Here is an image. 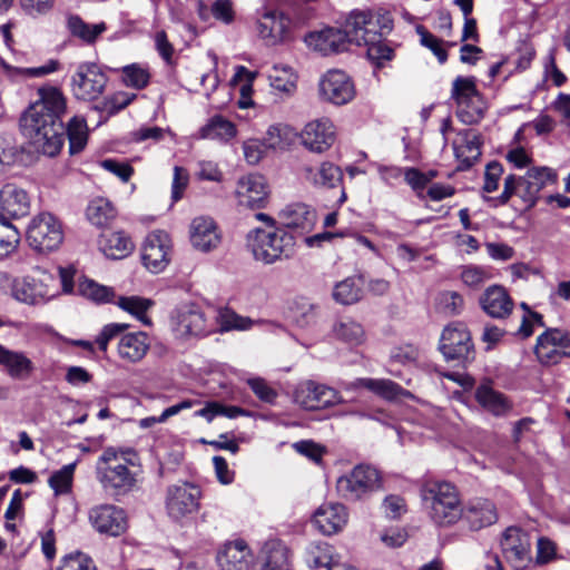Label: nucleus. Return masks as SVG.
<instances>
[{"label":"nucleus","instance_id":"obj_60","mask_svg":"<svg viewBox=\"0 0 570 570\" xmlns=\"http://www.w3.org/2000/svg\"><path fill=\"white\" fill-rule=\"evenodd\" d=\"M463 297L456 292H444L439 296V306L448 315H456L463 308Z\"/></svg>","mask_w":570,"mask_h":570},{"label":"nucleus","instance_id":"obj_43","mask_svg":"<svg viewBox=\"0 0 570 570\" xmlns=\"http://www.w3.org/2000/svg\"><path fill=\"white\" fill-rule=\"evenodd\" d=\"M269 85L273 89L292 95L296 90V75L293 69L284 65H275L269 75Z\"/></svg>","mask_w":570,"mask_h":570},{"label":"nucleus","instance_id":"obj_12","mask_svg":"<svg viewBox=\"0 0 570 570\" xmlns=\"http://www.w3.org/2000/svg\"><path fill=\"white\" fill-rule=\"evenodd\" d=\"M108 78L95 63H81L71 78V91L76 99L92 101L105 90Z\"/></svg>","mask_w":570,"mask_h":570},{"label":"nucleus","instance_id":"obj_21","mask_svg":"<svg viewBox=\"0 0 570 570\" xmlns=\"http://www.w3.org/2000/svg\"><path fill=\"white\" fill-rule=\"evenodd\" d=\"M301 176L307 185L322 189L335 188L343 180L341 168L331 161H322L317 166L304 165Z\"/></svg>","mask_w":570,"mask_h":570},{"label":"nucleus","instance_id":"obj_13","mask_svg":"<svg viewBox=\"0 0 570 570\" xmlns=\"http://www.w3.org/2000/svg\"><path fill=\"white\" fill-rule=\"evenodd\" d=\"M440 351L446 360L466 361L473 355L471 334L463 323L454 322L444 327Z\"/></svg>","mask_w":570,"mask_h":570},{"label":"nucleus","instance_id":"obj_51","mask_svg":"<svg viewBox=\"0 0 570 570\" xmlns=\"http://www.w3.org/2000/svg\"><path fill=\"white\" fill-rule=\"evenodd\" d=\"M293 130L286 125H272L266 131L264 145L272 149H284L292 140Z\"/></svg>","mask_w":570,"mask_h":570},{"label":"nucleus","instance_id":"obj_18","mask_svg":"<svg viewBox=\"0 0 570 570\" xmlns=\"http://www.w3.org/2000/svg\"><path fill=\"white\" fill-rule=\"evenodd\" d=\"M320 94L324 100L341 106L354 98L355 89L347 73L342 70H330L320 81Z\"/></svg>","mask_w":570,"mask_h":570},{"label":"nucleus","instance_id":"obj_5","mask_svg":"<svg viewBox=\"0 0 570 570\" xmlns=\"http://www.w3.org/2000/svg\"><path fill=\"white\" fill-rule=\"evenodd\" d=\"M393 28V20L387 12L353 11L347 17L342 31L347 43L362 46L367 39L387 35Z\"/></svg>","mask_w":570,"mask_h":570},{"label":"nucleus","instance_id":"obj_61","mask_svg":"<svg viewBox=\"0 0 570 570\" xmlns=\"http://www.w3.org/2000/svg\"><path fill=\"white\" fill-rule=\"evenodd\" d=\"M59 570H96L92 560L81 552L63 558Z\"/></svg>","mask_w":570,"mask_h":570},{"label":"nucleus","instance_id":"obj_34","mask_svg":"<svg viewBox=\"0 0 570 570\" xmlns=\"http://www.w3.org/2000/svg\"><path fill=\"white\" fill-rule=\"evenodd\" d=\"M0 365L4 366L10 377L24 380L33 371V363L22 352L8 350L0 344Z\"/></svg>","mask_w":570,"mask_h":570},{"label":"nucleus","instance_id":"obj_27","mask_svg":"<svg viewBox=\"0 0 570 570\" xmlns=\"http://www.w3.org/2000/svg\"><path fill=\"white\" fill-rule=\"evenodd\" d=\"M305 42L311 49L324 56L343 51L347 45L346 35L336 28L311 32L306 36Z\"/></svg>","mask_w":570,"mask_h":570},{"label":"nucleus","instance_id":"obj_25","mask_svg":"<svg viewBox=\"0 0 570 570\" xmlns=\"http://www.w3.org/2000/svg\"><path fill=\"white\" fill-rule=\"evenodd\" d=\"M347 519L346 508L341 503L334 502L322 504L313 517L316 528L326 535L341 531L345 527Z\"/></svg>","mask_w":570,"mask_h":570},{"label":"nucleus","instance_id":"obj_42","mask_svg":"<svg viewBox=\"0 0 570 570\" xmlns=\"http://www.w3.org/2000/svg\"><path fill=\"white\" fill-rule=\"evenodd\" d=\"M86 216L92 225L104 227L116 217V210L108 199L95 198L89 203Z\"/></svg>","mask_w":570,"mask_h":570},{"label":"nucleus","instance_id":"obj_37","mask_svg":"<svg viewBox=\"0 0 570 570\" xmlns=\"http://www.w3.org/2000/svg\"><path fill=\"white\" fill-rule=\"evenodd\" d=\"M99 247L106 257L121 259L132 252L134 243L124 232H111L101 235Z\"/></svg>","mask_w":570,"mask_h":570},{"label":"nucleus","instance_id":"obj_29","mask_svg":"<svg viewBox=\"0 0 570 570\" xmlns=\"http://www.w3.org/2000/svg\"><path fill=\"white\" fill-rule=\"evenodd\" d=\"M455 157L461 163L460 168L471 167L481 156L480 136L471 129L462 130L453 141Z\"/></svg>","mask_w":570,"mask_h":570},{"label":"nucleus","instance_id":"obj_64","mask_svg":"<svg viewBox=\"0 0 570 570\" xmlns=\"http://www.w3.org/2000/svg\"><path fill=\"white\" fill-rule=\"evenodd\" d=\"M541 340L544 342H550V344L554 345L561 351L570 348L569 331H562L560 328H548L541 334Z\"/></svg>","mask_w":570,"mask_h":570},{"label":"nucleus","instance_id":"obj_1","mask_svg":"<svg viewBox=\"0 0 570 570\" xmlns=\"http://www.w3.org/2000/svg\"><path fill=\"white\" fill-rule=\"evenodd\" d=\"M38 96L20 118L21 131L38 153L55 157L65 144L66 97L51 86L39 88Z\"/></svg>","mask_w":570,"mask_h":570},{"label":"nucleus","instance_id":"obj_55","mask_svg":"<svg viewBox=\"0 0 570 570\" xmlns=\"http://www.w3.org/2000/svg\"><path fill=\"white\" fill-rule=\"evenodd\" d=\"M534 353L538 360L546 365H552L559 363L564 356H570V352L561 351L550 342L541 340V335L537 338Z\"/></svg>","mask_w":570,"mask_h":570},{"label":"nucleus","instance_id":"obj_14","mask_svg":"<svg viewBox=\"0 0 570 570\" xmlns=\"http://www.w3.org/2000/svg\"><path fill=\"white\" fill-rule=\"evenodd\" d=\"M171 239L164 230H154L146 237L141 259L145 267L151 273L163 272L170 261Z\"/></svg>","mask_w":570,"mask_h":570},{"label":"nucleus","instance_id":"obj_63","mask_svg":"<svg viewBox=\"0 0 570 570\" xmlns=\"http://www.w3.org/2000/svg\"><path fill=\"white\" fill-rule=\"evenodd\" d=\"M557 557V544L547 537H541L537 542V557L538 564H547L554 560Z\"/></svg>","mask_w":570,"mask_h":570},{"label":"nucleus","instance_id":"obj_49","mask_svg":"<svg viewBox=\"0 0 570 570\" xmlns=\"http://www.w3.org/2000/svg\"><path fill=\"white\" fill-rule=\"evenodd\" d=\"M20 242V233L4 217H0V259L11 254Z\"/></svg>","mask_w":570,"mask_h":570},{"label":"nucleus","instance_id":"obj_24","mask_svg":"<svg viewBox=\"0 0 570 570\" xmlns=\"http://www.w3.org/2000/svg\"><path fill=\"white\" fill-rule=\"evenodd\" d=\"M30 212V198L27 191L14 184L0 189V217L20 218Z\"/></svg>","mask_w":570,"mask_h":570},{"label":"nucleus","instance_id":"obj_47","mask_svg":"<svg viewBox=\"0 0 570 570\" xmlns=\"http://www.w3.org/2000/svg\"><path fill=\"white\" fill-rule=\"evenodd\" d=\"M291 318L302 328L312 326L317 321V306L305 298L296 301L291 308Z\"/></svg>","mask_w":570,"mask_h":570},{"label":"nucleus","instance_id":"obj_46","mask_svg":"<svg viewBox=\"0 0 570 570\" xmlns=\"http://www.w3.org/2000/svg\"><path fill=\"white\" fill-rule=\"evenodd\" d=\"M305 561L313 569L325 567L328 570L335 564L332 560V548L325 542L309 543L305 551Z\"/></svg>","mask_w":570,"mask_h":570},{"label":"nucleus","instance_id":"obj_48","mask_svg":"<svg viewBox=\"0 0 570 570\" xmlns=\"http://www.w3.org/2000/svg\"><path fill=\"white\" fill-rule=\"evenodd\" d=\"M481 97L473 77L459 76L452 83L451 98L456 105Z\"/></svg>","mask_w":570,"mask_h":570},{"label":"nucleus","instance_id":"obj_35","mask_svg":"<svg viewBox=\"0 0 570 570\" xmlns=\"http://www.w3.org/2000/svg\"><path fill=\"white\" fill-rule=\"evenodd\" d=\"M478 403L495 416L505 415L512 407L510 401L499 391H495L490 383H482L475 391Z\"/></svg>","mask_w":570,"mask_h":570},{"label":"nucleus","instance_id":"obj_11","mask_svg":"<svg viewBox=\"0 0 570 570\" xmlns=\"http://www.w3.org/2000/svg\"><path fill=\"white\" fill-rule=\"evenodd\" d=\"M500 547L503 558L514 570H523L532 561L530 535L519 527L503 531Z\"/></svg>","mask_w":570,"mask_h":570},{"label":"nucleus","instance_id":"obj_33","mask_svg":"<svg viewBox=\"0 0 570 570\" xmlns=\"http://www.w3.org/2000/svg\"><path fill=\"white\" fill-rule=\"evenodd\" d=\"M358 387H364L387 401H393L401 395L407 394L399 384L387 379L362 377L344 385V389L347 391Z\"/></svg>","mask_w":570,"mask_h":570},{"label":"nucleus","instance_id":"obj_4","mask_svg":"<svg viewBox=\"0 0 570 570\" xmlns=\"http://www.w3.org/2000/svg\"><path fill=\"white\" fill-rule=\"evenodd\" d=\"M422 498L430 503V517L441 527L452 525L463 517L456 488L443 481L426 482L422 489Z\"/></svg>","mask_w":570,"mask_h":570},{"label":"nucleus","instance_id":"obj_22","mask_svg":"<svg viewBox=\"0 0 570 570\" xmlns=\"http://www.w3.org/2000/svg\"><path fill=\"white\" fill-rule=\"evenodd\" d=\"M495 504L483 498H476L468 502L463 510L462 520L473 531L490 527L498 521Z\"/></svg>","mask_w":570,"mask_h":570},{"label":"nucleus","instance_id":"obj_32","mask_svg":"<svg viewBox=\"0 0 570 570\" xmlns=\"http://www.w3.org/2000/svg\"><path fill=\"white\" fill-rule=\"evenodd\" d=\"M278 219L286 228L309 230L316 222V214L306 204L296 203L285 206L279 212Z\"/></svg>","mask_w":570,"mask_h":570},{"label":"nucleus","instance_id":"obj_44","mask_svg":"<svg viewBox=\"0 0 570 570\" xmlns=\"http://www.w3.org/2000/svg\"><path fill=\"white\" fill-rule=\"evenodd\" d=\"M333 333L338 340L351 345L361 344L365 336L362 325L348 317L338 320L333 326Z\"/></svg>","mask_w":570,"mask_h":570},{"label":"nucleus","instance_id":"obj_2","mask_svg":"<svg viewBox=\"0 0 570 570\" xmlns=\"http://www.w3.org/2000/svg\"><path fill=\"white\" fill-rule=\"evenodd\" d=\"M138 465L132 449L106 448L95 465L96 479L105 492L117 499L131 492L137 484V473L130 468Z\"/></svg>","mask_w":570,"mask_h":570},{"label":"nucleus","instance_id":"obj_57","mask_svg":"<svg viewBox=\"0 0 570 570\" xmlns=\"http://www.w3.org/2000/svg\"><path fill=\"white\" fill-rule=\"evenodd\" d=\"M197 401L191 400H184L178 404L171 405L163 411V413L159 416H148L139 420L138 425L141 429H149L154 426L157 423H164L169 417L177 415L183 410H187L193 407L195 404H197Z\"/></svg>","mask_w":570,"mask_h":570},{"label":"nucleus","instance_id":"obj_9","mask_svg":"<svg viewBox=\"0 0 570 570\" xmlns=\"http://www.w3.org/2000/svg\"><path fill=\"white\" fill-rule=\"evenodd\" d=\"M27 240L39 253L57 249L63 240L61 223L50 213H40L28 226Z\"/></svg>","mask_w":570,"mask_h":570},{"label":"nucleus","instance_id":"obj_50","mask_svg":"<svg viewBox=\"0 0 570 570\" xmlns=\"http://www.w3.org/2000/svg\"><path fill=\"white\" fill-rule=\"evenodd\" d=\"M456 107V115L459 119L466 125L479 122L483 118L485 111V102L482 97L476 99L473 98L465 101V104H459Z\"/></svg>","mask_w":570,"mask_h":570},{"label":"nucleus","instance_id":"obj_54","mask_svg":"<svg viewBox=\"0 0 570 570\" xmlns=\"http://www.w3.org/2000/svg\"><path fill=\"white\" fill-rule=\"evenodd\" d=\"M153 302L147 298L130 296V297H121L118 301V306L124 311L130 313L136 316L139 321L145 324H149V320L146 316V312L150 308Z\"/></svg>","mask_w":570,"mask_h":570},{"label":"nucleus","instance_id":"obj_23","mask_svg":"<svg viewBox=\"0 0 570 570\" xmlns=\"http://www.w3.org/2000/svg\"><path fill=\"white\" fill-rule=\"evenodd\" d=\"M553 175L548 168H533L525 176L517 177V196L525 204L527 208L535 205L540 190L552 180Z\"/></svg>","mask_w":570,"mask_h":570},{"label":"nucleus","instance_id":"obj_45","mask_svg":"<svg viewBox=\"0 0 570 570\" xmlns=\"http://www.w3.org/2000/svg\"><path fill=\"white\" fill-rule=\"evenodd\" d=\"M215 323L216 331L227 332L232 330H247L252 325V321L236 314L229 308H220L210 317Z\"/></svg>","mask_w":570,"mask_h":570},{"label":"nucleus","instance_id":"obj_16","mask_svg":"<svg viewBox=\"0 0 570 570\" xmlns=\"http://www.w3.org/2000/svg\"><path fill=\"white\" fill-rule=\"evenodd\" d=\"M291 19L278 10H265L258 16L256 31L267 46H276L289 37Z\"/></svg>","mask_w":570,"mask_h":570},{"label":"nucleus","instance_id":"obj_3","mask_svg":"<svg viewBox=\"0 0 570 570\" xmlns=\"http://www.w3.org/2000/svg\"><path fill=\"white\" fill-rule=\"evenodd\" d=\"M247 245L256 261L273 264L291 258L295 253L296 242L285 228H256L248 234Z\"/></svg>","mask_w":570,"mask_h":570},{"label":"nucleus","instance_id":"obj_17","mask_svg":"<svg viewBox=\"0 0 570 570\" xmlns=\"http://www.w3.org/2000/svg\"><path fill=\"white\" fill-rule=\"evenodd\" d=\"M89 522L97 532L111 537H118L127 529L125 511L114 504H100L90 509Z\"/></svg>","mask_w":570,"mask_h":570},{"label":"nucleus","instance_id":"obj_53","mask_svg":"<svg viewBox=\"0 0 570 570\" xmlns=\"http://www.w3.org/2000/svg\"><path fill=\"white\" fill-rule=\"evenodd\" d=\"M383 36L384 35H380L377 38L367 39L366 42L362 45L367 47L366 53L368 59L377 66H382L385 61L391 60L394 55L393 49L382 40Z\"/></svg>","mask_w":570,"mask_h":570},{"label":"nucleus","instance_id":"obj_8","mask_svg":"<svg viewBox=\"0 0 570 570\" xmlns=\"http://www.w3.org/2000/svg\"><path fill=\"white\" fill-rule=\"evenodd\" d=\"M171 327L179 337H199L216 332L215 323L196 304H184L171 314Z\"/></svg>","mask_w":570,"mask_h":570},{"label":"nucleus","instance_id":"obj_36","mask_svg":"<svg viewBox=\"0 0 570 570\" xmlns=\"http://www.w3.org/2000/svg\"><path fill=\"white\" fill-rule=\"evenodd\" d=\"M259 570H292L289 550L281 541H268L262 549Z\"/></svg>","mask_w":570,"mask_h":570},{"label":"nucleus","instance_id":"obj_39","mask_svg":"<svg viewBox=\"0 0 570 570\" xmlns=\"http://www.w3.org/2000/svg\"><path fill=\"white\" fill-rule=\"evenodd\" d=\"M236 132V127L232 121L222 116H214L202 127L199 136L203 139L227 141L234 138Z\"/></svg>","mask_w":570,"mask_h":570},{"label":"nucleus","instance_id":"obj_38","mask_svg":"<svg viewBox=\"0 0 570 570\" xmlns=\"http://www.w3.org/2000/svg\"><path fill=\"white\" fill-rule=\"evenodd\" d=\"M67 27L72 37L78 38L86 45H94L107 30L105 22L91 24L76 14L68 17Z\"/></svg>","mask_w":570,"mask_h":570},{"label":"nucleus","instance_id":"obj_30","mask_svg":"<svg viewBox=\"0 0 570 570\" xmlns=\"http://www.w3.org/2000/svg\"><path fill=\"white\" fill-rule=\"evenodd\" d=\"M480 302L484 312L493 318H504L513 309V302L510 295L499 285L487 288Z\"/></svg>","mask_w":570,"mask_h":570},{"label":"nucleus","instance_id":"obj_59","mask_svg":"<svg viewBox=\"0 0 570 570\" xmlns=\"http://www.w3.org/2000/svg\"><path fill=\"white\" fill-rule=\"evenodd\" d=\"M490 278V274L485 268L474 265L463 266L461 272L462 282L473 288L481 286Z\"/></svg>","mask_w":570,"mask_h":570},{"label":"nucleus","instance_id":"obj_52","mask_svg":"<svg viewBox=\"0 0 570 570\" xmlns=\"http://www.w3.org/2000/svg\"><path fill=\"white\" fill-rule=\"evenodd\" d=\"M78 293L97 303H107L114 296L110 287L100 285L89 278H82L79 281Z\"/></svg>","mask_w":570,"mask_h":570},{"label":"nucleus","instance_id":"obj_7","mask_svg":"<svg viewBox=\"0 0 570 570\" xmlns=\"http://www.w3.org/2000/svg\"><path fill=\"white\" fill-rule=\"evenodd\" d=\"M55 281L53 275L37 268L32 275L13 279L11 295L16 301L27 305L45 304L55 296Z\"/></svg>","mask_w":570,"mask_h":570},{"label":"nucleus","instance_id":"obj_58","mask_svg":"<svg viewBox=\"0 0 570 570\" xmlns=\"http://www.w3.org/2000/svg\"><path fill=\"white\" fill-rule=\"evenodd\" d=\"M122 81L127 87L142 89L149 82V73L138 65H129L122 68Z\"/></svg>","mask_w":570,"mask_h":570},{"label":"nucleus","instance_id":"obj_41","mask_svg":"<svg viewBox=\"0 0 570 570\" xmlns=\"http://www.w3.org/2000/svg\"><path fill=\"white\" fill-rule=\"evenodd\" d=\"M69 139V153L76 155L83 150L88 140V127L85 118L80 116L72 117L67 128H65Z\"/></svg>","mask_w":570,"mask_h":570},{"label":"nucleus","instance_id":"obj_31","mask_svg":"<svg viewBox=\"0 0 570 570\" xmlns=\"http://www.w3.org/2000/svg\"><path fill=\"white\" fill-rule=\"evenodd\" d=\"M150 342L146 333L124 334L117 346L118 356L127 363L140 362L147 354Z\"/></svg>","mask_w":570,"mask_h":570},{"label":"nucleus","instance_id":"obj_10","mask_svg":"<svg viewBox=\"0 0 570 570\" xmlns=\"http://www.w3.org/2000/svg\"><path fill=\"white\" fill-rule=\"evenodd\" d=\"M293 400L307 411L324 410L344 402L337 390L312 380L301 382L295 387Z\"/></svg>","mask_w":570,"mask_h":570},{"label":"nucleus","instance_id":"obj_62","mask_svg":"<svg viewBox=\"0 0 570 570\" xmlns=\"http://www.w3.org/2000/svg\"><path fill=\"white\" fill-rule=\"evenodd\" d=\"M254 394L263 402L274 403L277 397V392L268 385V383L261 377H253L247 381Z\"/></svg>","mask_w":570,"mask_h":570},{"label":"nucleus","instance_id":"obj_40","mask_svg":"<svg viewBox=\"0 0 570 570\" xmlns=\"http://www.w3.org/2000/svg\"><path fill=\"white\" fill-rule=\"evenodd\" d=\"M362 287L363 281L361 277H347L335 285L333 297L344 305L354 304L362 297Z\"/></svg>","mask_w":570,"mask_h":570},{"label":"nucleus","instance_id":"obj_26","mask_svg":"<svg viewBox=\"0 0 570 570\" xmlns=\"http://www.w3.org/2000/svg\"><path fill=\"white\" fill-rule=\"evenodd\" d=\"M217 225L209 217H196L190 224L191 245L200 252H210L220 244Z\"/></svg>","mask_w":570,"mask_h":570},{"label":"nucleus","instance_id":"obj_28","mask_svg":"<svg viewBox=\"0 0 570 570\" xmlns=\"http://www.w3.org/2000/svg\"><path fill=\"white\" fill-rule=\"evenodd\" d=\"M252 561L250 550L243 540L225 543L217 554L222 570H248Z\"/></svg>","mask_w":570,"mask_h":570},{"label":"nucleus","instance_id":"obj_56","mask_svg":"<svg viewBox=\"0 0 570 570\" xmlns=\"http://www.w3.org/2000/svg\"><path fill=\"white\" fill-rule=\"evenodd\" d=\"M75 469L76 462L63 465L50 476L49 485L56 494H63L70 491Z\"/></svg>","mask_w":570,"mask_h":570},{"label":"nucleus","instance_id":"obj_15","mask_svg":"<svg viewBox=\"0 0 570 570\" xmlns=\"http://www.w3.org/2000/svg\"><path fill=\"white\" fill-rule=\"evenodd\" d=\"M200 491L189 483L171 485L167 489L166 510L170 519L179 521L197 511Z\"/></svg>","mask_w":570,"mask_h":570},{"label":"nucleus","instance_id":"obj_6","mask_svg":"<svg viewBox=\"0 0 570 570\" xmlns=\"http://www.w3.org/2000/svg\"><path fill=\"white\" fill-rule=\"evenodd\" d=\"M382 487L380 472L366 464H358L336 481V490L345 500L356 501L367 498Z\"/></svg>","mask_w":570,"mask_h":570},{"label":"nucleus","instance_id":"obj_19","mask_svg":"<svg viewBox=\"0 0 570 570\" xmlns=\"http://www.w3.org/2000/svg\"><path fill=\"white\" fill-rule=\"evenodd\" d=\"M299 137L306 149L312 153L322 154L334 144L336 130L331 119L320 118L307 122Z\"/></svg>","mask_w":570,"mask_h":570},{"label":"nucleus","instance_id":"obj_20","mask_svg":"<svg viewBox=\"0 0 570 570\" xmlns=\"http://www.w3.org/2000/svg\"><path fill=\"white\" fill-rule=\"evenodd\" d=\"M236 198L238 205L244 208L264 207L267 202L265 178L256 174L242 177L237 183Z\"/></svg>","mask_w":570,"mask_h":570}]
</instances>
